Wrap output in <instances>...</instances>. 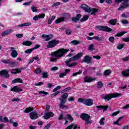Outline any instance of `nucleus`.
<instances>
[{
	"label": "nucleus",
	"instance_id": "f257e3e1",
	"mask_svg": "<svg viewBox=\"0 0 129 129\" xmlns=\"http://www.w3.org/2000/svg\"><path fill=\"white\" fill-rule=\"evenodd\" d=\"M69 51H70L69 49L60 48L53 52H52V57L50 58V62H56L57 58H54V57L55 58H61V57H63L64 56V54H67V52H69Z\"/></svg>",
	"mask_w": 129,
	"mask_h": 129
},
{
	"label": "nucleus",
	"instance_id": "f03ea898",
	"mask_svg": "<svg viewBox=\"0 0 129 129\" xmlns=\"http://www.w3.org/2000/svg\"><path fill=\"white\" fill-rule=\"evenodd\" d=\"M67 98H68V93H63L59 98V104H58V106L59 108L61 109H68L69 107L67 105H65L66 103L67 102Z\"/></svg>",
	"mask_w": 129,
	"mask_h": 129
},
{
	"label": "nucleus",
	"instance_id": "7ed1b4c3",
	"mask_svg": "<svg viewBox=\"0 0 129 129\" xmlns=\"http://www.w3.org/2000/svg\"><path fill=\"white\" fill-rule=\"evenodd\" d=\"M83 54L82 53H78L76 55H75L74 57L70 58L69 59H67L64 61L66 65L68 66V67H72L73 66H76L77 65V62H73L71 64H69V63H71L73 61H76V60H78V59H80Z\"/></svg>",
	"mask_w": 129,
	"mask_h": 129
},
{
	"label": "nucleus",
	"instance_id": "20e7f679",
	"mask_svg": "<svg viewBox=\"0 0 129 129\" xmlns=\"http://www.w3.org/2000/svg\"><path fill=\"white\" fill-rule=\"evenodd\" d=\"M122 95V94L120 93H109L106 94H103L101 95V98L102 99H104L106 101L107 100L108 101H109L111 98H115L116 97H120Z\"/></svg>",
	"mask_w": 129,
	"mask_h": 129
},
{
	"label": "nucleus",
	"instance_id": "39448f33",
	"mask_svg": "<svg viewBox=\"0 0 129 129\" xmlns=\"http://www.w3.org/2000/svg\"><path fill=\"white\" fill-rule=\"evenodd\" d=\"M81 9L85 10V12L88 13L89 14L91 13L92 16H95V14L98 12V9L95 8H91L88 7V6L86 4H82L81 6Z\"/></svg>",
	"mask_w": 129,
	"mask_h": 129
},
{
	"label": "nucleus",
	"instance_id": "423d86ee",
	"mask_svg": "<svg viewBox=\"0 0 129 129\" xmlns=\"http://www.w3.org/2000/svg\"><path fill=\"white\" fill-rule=\"evenodd\" d=\"M128 1L129 0H115V3L117 4L121 3V2H123L118 9V11H123L124 9L129 8Z\"/></svg>",
	"mask_w": 129,
	"mask_h": 129
},
{
	"label": "nucleus",
	"instance_id": "0eeeda50",
	"mask_svg": "<svg viewBox=\"0 0 129 129\" xmlns=\"http://www.w3.org/2000/svg\"><path fill=\"white\" fill-rule=\"evenodd\" d=\"M78 102L81 103H83L85 105L87 106H91V105H93V100L92 99H82L79 98L78 100Z\"/></svg>",
	"mask_w": 129,
	"mask_h": 129
},
{
	"label": "nucleus",
	"instance_id": "6e6552de",
	"mask_svg": "<svg viewBox=\"0 0 129 129\" xmlns=\"http://www.w3.org/2000/svg\"><path fill=\"white\" fill-rule=\"evenodd\" d=\"M80 117L81 118H82V119L85 120V124L92 123L93 122V121L92 120H89V119L91 118V116H90V115H89L88 114L82 113L81 114Z\"/></svg>",
	"mask_w": 129,
	"mask_h": 129
},
{
	"label": "nucleus",
	"instance_id": "1a4fd4ad",
	"mask_svg": "<svg viewBox=\"0 0 129 129\" xmlns=\"http://www.w3.org/2000/svg\"><path fill=\"white\" fill-rule=\"evenodd\" d=\"M62 16L63 17L59 18L55 20V24H59L61 22H64L65 19L68 20V19L70 18V14L68 13H63Z\"/></svg>",
	"mask_w": 129,
	"mask_h": 129
},
{
	"label": "nucleus",
	"instance_id": "9d476101",
	"mask_svg": "<svg viewBox=\"0 0 129 129\" xmlns=\"http://www.w3.org/2000/svg\"><path fill=\"white\" fill-rule=\"evenodd\" d=\"M96 29L98 31H102L103 32H112V29L106 26L98 25L96 26Z\"/></svg>",
	"mask_w": 129,
	"mask_h": 129
},
{
	"label": "nucleus",
	"instance_id": "9b49d317",
	"mask_svg": "<svg viewBox=\"0 0 129 129\" xmlns=\"http://www.w3.org/2000/svg\"><path fill=\"white\" fill-rule=\"evenodd\" d=\"M58 44H59V40L54 39L49 41L46 47L47 48H54V47H55L56 45H58Z\"/></svg>",
	"mask_w": 129,
	"mask_h": 129
},
{
	"label": "nucleus",
	"instance_id": "f8f14e48",
	"mask_svg": "<svg viewBox=\"0 0 129 129\" xmlns=\"http://www.w3.org/2000/svg\"><path fill=\"white\" fill-rule=\"evenodd\" d=\"M29 117L31 119H37L39 117V114L37 111H33L30 113Z\"/></svg>",
	"mask_w": 129,
	"mask_h": 129
},
{
	"label": "nucleus",
	"instance_id": "ddd939ff",
	"mask_svg": "<svg viewBox=\"0 0 129 129\" xmlns=\"http://www.w3.org/2000/svg\"><path fill=\"white\" fill-rule=\"evenodd\" d=\"M55 115V114L52 112H45L44 116H43V118L44 119H49L50 117H53Z\"/></svg>",
	"mask_w": 129,
	"mask_h": 129
},
{
	"label": "nucleus",
	"instance_id": "4468645a",
	"mask_svg": "<svg viewBox=\"0 0 129 129\" xmlns=\"http://www.w3.org/2000/svg\"><path fill=\"white\" fill-rule=\"evenodd\" d=\"M0 76H4L6 78H9L10 75L9 74V71L6 70H3L0 71Z\"/></svg>",
	"mask_w": 129,
	"mask_h": 129
},
{
	"label": "nucleus",
	"instance_id": "2eb2a0df",
	"mask_svg": "<svg viewBox=\"0 0 129 129\" xmlns=\"http://www.w3.org/2000/svg\"><path fill=\"white\" fill-rule=\"evenodd\" d=\"M42 38L43 39H46L45 41H46L48 42V41H50L52 38H53V35L52 34H49V35H46V34H42L41 35Z\"/></svg>",
	"mask_w": 129,
	"mask_h": 129
},
{
	"label": "nucleus",
	"instance_id": "dca6fc26",
	"mask_svg": "<svg viewBox=\"0 0 129 129\" xmlns=\"http://www.w3.org/2000/svg\"><path fill=\"white\" fill-rule=\"evenodd\" d=\"M92 59V57H90L89 55H86L84 57V62H85V63H87V64H90L91 63V60Z\"/></svg>",
	"mask_w": 129,
	"mask_h": 129
},
{
	"label": "nucleus",
	"instance_id": "f3484780",
	"mask_svg": "<svg viewBox=\"0 0 129 129\" xmlns=\"http://www.w3.org/2000/svg\"><path fill=\"white\" fill-rule=\"evenodd\" d=\"M11 56L13 58H17L18 56V52L16 50H15V48L11 47Z\"/></svg>",
	"mask_w": 129,
	"mask_h": 129
},
{
	"label": "nucleus",
	"instance_id": "a211bd4d",
	"mask_svg": "<svg viewBox=\"0 0 129 129\" xmlns=\"http://www.w3.org/2000/svg\"><path fill=\"white\" fill-rule=\"evenodd\" d=\"M81 17H82V16L81 15V14H78L76 15V17H73L72 18V20L75 23H77V22H78V21H79V20H80V18H81Z\"/></svg>",
	"mask_w": 129,
	"mask_h": 129
},
{
	"label": "nucleus",
	"instance_id": "6ab92c4d",
	"mask_svg": "<svg viewBox=\"0 0 129 129\" xmlns=\"http://www.w3.org/2000/svg\"><path fill=\"white\" fill-rule=\"evenodd\" d=\"M32 25V23L27 22L22 24L19 25L17 26V28H23V27H29Z\"/></svg>",
	"mask_w": 129,
	"mask_h": 129
},
{
	"label": "nucleus",
	"instance_id": "aec40b11",
	"mask_svg": "<svg viewBox=\"0 0 129 129\" xmlns=\"http://www.w3.org/2000/svg\"><path fill=\"white\" fill-rule=\"evenodd\" d=\"M13 32V30L12 29H9L7 30L4 32H3L2 34V36L3 37L5 36H7L8 35H9V34H11V33H12Z\"/></svg>",
	"mask_w": 129,
	"mask_h": 129
},
{
	"label": "nucleus",
	"instance_id": "412c9836",
	"mask_svg": "<svg viewBox=\"0 0 129 129\" xmlns=\"http://www.w3.org/2000/svg\"><path fill=\"white\" fill-rule=\"evenodd\" d=\"M10 71H11V74H18V73H21V72H22L19 69H12L10 70Z\"/></svg>",
	"mask_w": 129,
	"mask_h": 129
},
{
	"label": "nucleus",
	"instance_id": "4be33fe9",
	"mask_svg": "<svg viewBox=\"0 0 129 129\" xmlns=\"http://www.w3.org/2000/svg\"><path fill=\"white\" fill-rule=\"evenodd\" d=\"M11 91L18 93L20 92V91H22V90H20V88H18V86H15L12 89H11Z\"/></svg>",
	"mask_w": 129,
	"mask_h": 129
},
{
	"label": "nucleus",
	"instance_id": "5701e85b",
	"mask_svg": "<svg viewBox=\"0 0 129 129\" xmlns=\"http://www.w3.org/2000/svg\"><path fill=\"white\" fill-rule=\"evenodd\" d=\"M96 79L95 78L92 79L90 77H86L84 79V80H85L84 82H87V83L91 82L93 81V80H96Z\"/></svg>",
	"mask_w": 129,
	"mask_h": 129
},
{
	"label": "nucleus",
	"instance_id": "b1692460",
	"mask_svg": "<svg viewBox=\"0 0 129 129\" xmlns=\"http://www.w3.org/2000/svg\"><path fill=\"white\" fill-rule=\"evenodd\" d=\"M68 72H70V70H69V69L65 70L64 72L60 74V75H59V78H63V77H64V76H66V75H67V73H68Z\"/></svg>",
	"mask_w": 129,
	"mask_h": 129
},
{
	"label": "nucleus",
	"instance_id": "393cba45",
	"mask_svg": "<svg viewBox=\"0 0 129 129\" xmlns=\"http://www.w3.org/2000/svg\"><path fill=\"white\" fill-rule=\"evenodd\" d=\"M122 75L124 77H128L129 76V69L126 71H122Z\"/></svg>",
	"mask_w": 129,
	"mask_h": 129
},
{
	"label": "nucleus",
	"instance_id": "a878e982",
	"mask_svg": "<svg viewBox=\"0 0 129 129\" xmlns=\"http://www.w3.org/2000/svg\"><path fill=\"white\" fill-rule=\"evenodd\" d=\"M96 107L100 110V109H103V110H107V108H108V106H96Z\"/></svg>",
	"mask_w": 129,
	"mask_h": 129
},
{
	"label": "nucleus",
	"instance_id": "bb28decb",
	"mask_svg": "<svg viewBox=\"0 0 129 129\" xmlns=\"http://www.w3.org/2000/svg\"><path fill=\"white\" fill-rule=\"evenodd\" d=\"M23 83V80L20 78H17L12 81V83Z\"/></svg>",
	"mask_w": 129,
	"mask_h": 129
},
{
	"label": "nucleus",
	"instance_id": "cd10ccee",
	"mask_svg": "<svg viewBox=\"0 0 129 129\" xmlns=\"http://www.w3.org/2000/svg\"><path fill=\"white\" fill-rule=\"evenodd\" d=\"M117 22V20L116 19H112L108 22L109 24L112 25V26H115Z\"/></svg>",
	"mask_w": 129,
	"mask_h": 129
},
{
	"label": "nucleus",
	"instance_id": "c85d7f7f",
	"mask_svg": "<svg viewBox=\"0 0 129 129\" xmlns=\"http://www.w3.org/2000/svg\"><path fill=\"white\" fill-rule=\"evenodd\" d=\"M34 110V109L31 107H29L26 108L24 110V113H29V112H31V111H33Z\"/></svg>",
	"mask_w": 129,
	"mask_h": 129
},
{
	"label": "nucleus",
	"instance_id": "c756f323",
	"mask_svg": "<svg viewBox=\"0 0 129 129\" xmlns=\"http://www.w3.org/2000/svg\"><path fill=\"white\" fill-rule=\"evenodd\" d=\"M32 44H33V43L32 41H25L22 43V45H24V46H31Z\"/></svg>",
	"mask_w": 129,
	"mask_h": 129
},
{
	"label": "nucleus",
	"instance_id": "7c9ffc66",
	"mask_svg": "<svg viewBox=\"0 0 129 129\" xmlns=\"http://www.w3.org/2000/svg\"><path fill=\"white\" fill-rule=\"evenodd\" d=\"M89 18V17L88 15H85L83 18H82L80 21L82 23H83V22H85L86 21H87L88 20V18Z\"/></svg>",
	"mask_w": 129,
	"mask_h": 129
},
{
	"label": "nucleus",
	"instance_id": "2f4dec72",
	"mask_svg": "<svg viewBox=\"0 0 129 129\" xmlns=\"http://www.w3.org/2000/svg\"><path fill=\"white\" fill-rule=\"evenodd\" d=\"M71 45H79L80 44V41L78 40H73L71 42Z\"/></svg>",
	"mask_w": 129,
	"mask_h": 129
},
{
	"label": "nucleus",
	"instance_id": "473e14b6",
	"mask_svg": "<svg viewBox=\"0 0 129 129\" xmlns=\"http://www.w3.org/2000/svg\"><path fill=\"white\" fill-rule=\"evenodd\" d=\"M127 33V32H121L119 33H117V34L115 35V37H121L124 35V34H126Z\"/></svg>",
	"mask_w": 129,
	"mask_h": 129
},
{
	"label": "nucleus",
	"instance_id": "72a5a7b5",
	"mask_svg": "<svg viewBox=\"0 0 129 129\" xmlns=\"http://www.w3.org/2000/svg\"><path fill=\"white\" fill-rule=\"evenodd\" d=\"M111 74V71L110 70H106L104 72V75L107 76L108 75H110Z\"/></svg>",
	"mask_w": 129,
	"mask_h": 129
},
{
	"label": "nucleus",
	"instance_id": "f704fd0d",
	"mask_svg": "<svg viewBox=\"0 0 129 129\" xmlns=\"http://www.w3.org/2000/svg\"><path fill=\"white\" fill-rule=\"evenodd\" d=\"M93 38L95 40H96L97 41H103V38L100 37L99 36H94Z\"/></svg>",
	"mask_w": 129,
	"mask_h": 129
},
{
	"label": "nucleus",
	"instance_id": "c9c22d12",
	"mask_svg": "<svg viewBox=\"0 0 129 129\" xmlns=\"http://www.w3.org/2000/svg\"><path fill=\"white\" fill-rule=\"evenodd\" d=\"M55 17L54 16H52L51 17V18L49 20H48V25H51V24H52V22H53V21H54L55 19Z\"/></svg>",
	"mask_w": 129,
	"mask_h": 129
},
{
	"label": "nucleus",
	"instance_id": "e433bc0d",
	"mask_svg": "<svg viewBox=\"0 0 129 129\" xmlns=\"http://www.w3.org/2000/svg\"><path fill=\"white\" fill-rule=\"evenodd\" d=\"M94 47V44L93 43H91L88 47V50L89 51H94L93 47Z\"/></svg>",
	"mask_w": 129,
	"mask_h": 129
},
{
	"label": "nucleus",
	"instance_id": "4c0bfd02",
	"mask_svg": "<svg viewBox=\"0 0 129 129\" xmlns=\"http://www.w3.org/2000/svg\"><path fill=\"white\" fill-rule=\"evenodd\" d=\"M34 50L33 48H30L25 51V54H31Z\"/></svg>",
	"mask_w": 129,
	"mask_h": 129
},
{
	"label": "nucleus",
	"instance_id": "58836bf2",
	"mask_svg": "<svg viewBox=\"0 0 129 129\" xmlns=\"http://www.w3.org/2000/svg\"><path fill=\"white\" fill-rule=\"evenodd\" d=\"M105 118L104 117H102L101 119L99 121V123L101 125H103V124H104V120Z\"/></svg>",
	"mask_w": 129,
	"mask_h": 129
},
{
	"label": "nucleus",
	"instance_id": "ea45409f",
	"mask_svg": "<svg viewBox=\"0 0 129 129\" xmlns=\"http://www.w3.org/2000/svg\"><path fill=\"white\" fill-rule=\"evenodd\" d=\"M123 47H124V44H120L118 45L117 48L118 49V50H121V49H122V48H123Z\"/></svg>",
	"mask_w": 129,
	"mask_h": 129
},
{
	"label": "nucleus",
	"instance_id": "a19ab883",
	"mask_svg": "<svg viewBox=\"0 0 129 129\" xmlns=\"http://www.w3.org/2000/svg\"><path fill=\"white\" fill-rule=\"evenodd\" d=\"M122 116L120 117L117 120V121H115L113 122L114 124H117V125H119V124L118 123V121H119V120H120V119H121V118H122Z\"/></svg>",
	"mask_w": 129,
	"mask_h": 129
},
{
	"label": "nucleus",
	"instance_id": "79ce46f5",
	"mask_svg": "<svg viewBox=\"0 0 129 129\" xmlns=\"http://www.w3.org/2000/svg\"><path fill=\"white\" fill-rule=\"evenodd\" d=\"M10 60H10V59H7V60L2 59V62L3 63H4V64H9Z\"/></svg>",
	"mask_w": 129,
	"mask_h": 129
},
{
	"label": "nucleus",
	"instance_id": "37998d69",
	"mask_svg": "<svg viewBox=\"0 0 129 129\" xmlns=\"http://www.w3.org/2000/svg\"><path fill=\"white\" fill-rule=\"evenodd\" d=\"M31 11L33 13H37V12H38V10H37V7H31Z\"/></svg>",
	"mask_w": 129,
	"mask_h": 129
},
{
	"label": "nucleus",
	"instance_id": "c03bdc74",
	"mask_svg": "<svg viewBox=\"0 0 129 129\" xmlns=\"http://www.w3.org/2000/svg\"><path fill=\"white\" fill-rule=\"evenodd\" d=\"M9 65L11 67H15V66H16V63L14 61H9Z\"/></svg>",
	"mask_w": 129,
	"mask_h": 129
},
{
	"label": "nucleus",
	"instance_id": "a18cd8bd",
	"mask_svg": "<svg viewBox=\"0 0 129 129\" xmlns=\"http://www.w3.org/2000/svg\"><path fill=\"white\" fill-rule=\"evenodd\" d=\"M102 82L99 81L97 84V87L98 88H101L102 87Z\"/></svg>",
	"mask_w": 129,
	"mask_h": 129
},
{
	"label": "nucleus",
	"instance_id": "49530a36",
	"mask_svg": "<svg viewBox=\"0 0 129 129\" xmlns=\"http://www.w3.org/2000/svg\"><path fill=\"white\" fill-rule=\"evenodd\" d=\"M61 88V86H57L56 87H55L53 90V92H56V91H57V90H59V89H60Z\"/></svg>",
	"mask_w": 129,
	"mask_h": 129
},
{
	"label": "nucleus",
	"instance_id": "de8ad7c7",
	"mask_svg": "<svg viewBox=\"0 0 129 129\" xmlns=\"http://www.w3.org/2000/svg\"><path fill=\"white\" fill-rule=\"evenodd\" d=\"M119 113V111H116L115 112H113L110 115L112 117L116 116V115H117V114H118Z\"/></svg>",
	"mask_w": 129,
	"mask_h": 129
},
{
	"label": "nucleus",
	"instance_id": "09e8293b",
	"mask_svg": "<svg viewBox=\"0 0 129 129\" xmlns=\"http://www.w3.org/2000/svg\"><path fill=\"white\" fill-rule=\"evenodd\" d=\"M114 39H115L114 37H113V36H111L109 38V41L111 43H113V42H114Z\"/></svg>",
	"mask_w": 129,
	"mask_h": 129
},
{
	"label": "nucleus",
	"instance_id": "8fccbe9b",
	"mask_svg": "<svg viewBox=\"0 0 129 129\" xmlns=\"http://www.w3.org/2000/svg\"><path fill=\"white\" fill-rule=\"evenodd\" d=\"M60 92H61V91H58L55 92L54 93H53L51 95L52 97H54V96H56V95H58V94H59Z\"/></svg>",
	"mask_w": 129,
	"mask_h": 129
},
{
	"label": "nucleus",
	"instance_id": "3c124183",
	"mask_svg": "<svg viewBox=\"0 0 129 129\" xmlns=\"http://www.w3.org/2000/svg\"><path fill=\"white\" fill-rule=\"evenodd\" d=\"M42 76L44 78H48V73L46 72H43Z\"/></svg>",
	"mask_w": 129,
	"mask_h": 129
},
{
	"label": "nucleus",
	"instance_id": "603ef678",
	"mask_svg": "<svg viewBox=\"0 0 129 129\" xmlns=\"http://www.w3.org/2000/svg\"><path fill=\"white\" fill-rule=\"evenodd\" d=\"M23 36H24V34H22V33L16 34L17 38H19V39L21 38H23Z\"/></svg>",
	"mask_w": 129,
	"mask_h": 129
},
{
	"label": "nucleus",
	"instance_id": "864d4df0",
	"mask_svg": "<svg viewBox=\"0 0 129 129\" xmlns=\"http://www.w3.org/2000/svg\"><path fill=\"white\" fill-rule=\"evenodd\" d=\"M41 72H42V71H41V69L40 68H37L35 70V73H36V74H39L41 73Z\"/></svg>",
	"mask_w": 129,
	"mask_h": 129
},
{
	"label": "nucleus",
	"instance_id": "5fc2aeb1",
	"mask_svg": "<svg viewBox=\"0 0 129 129\" xmlns=\"http://www.w3.org/2000/svg\"><path fill=\"white\" fill-rule=\"evenodd\" d=\"M121 23H122V24H128V21H127V20H126L125 19H123L121 21Z\"/></svg>",
	"mask_w": 129,
	"mask_h": 129
},
{
	"label": "nucleus",
	"instance_id": "6e6d98bb",
	"mask_svg": "<svg viewBox=\"0 0 129 129\" xmlns=\"http://www.w3.org/2000/svg\"><path fill=\"white\" fill-rule=\"evenodd\" d=\"M44 84L43 82H40L38 84H35L34 85L35 86H42Z\"/></svg>",
	"mask_w": 129,
	"mask_h": 129
},
{
	"label": "nucleus",
	"instance_id": "4d7b16f0",
	"mask_svg": "<svg viewBox=\"0 0 129 129\" xmlns=\"http://www.w3.org/2000/svg\"><path fill=\"white\" fill-rule=\"evenodd\" d=\"M121 17H122V18H125V19H128V18H129V15H127H127H125V14H122Z\"/></svg>",
	"mask_w": 129,
	"mask_h": 129
},
{
	"label": "nucleus",
	"instance_id": "13d9d810",
	"mask_svg": "<svg viewBox=\"0 0 129 129\" xmlns=\"http://www.w3.org/2000/svg\"><path fill=\"white\" fill-rule=\"evenodd\" d=\"M45 18V14L38 15V19H44Z\"/></svg>",
	"mask_w": 129,
	"mask_h": 129
},
{
	"label": "nucleus",
	"instance_id": "bf43d9fd",
	"mask_svg": "<svg viewBox=\"0 0 129 129\" xmlns=\"http://www.w3.org/2000/svg\"><path fill=\"white\" fill-rule=\"evenodd\" d=\"M81 73H82V72H78L77 73H73V77H74L75 76H77V75H78V74H81Z\"/></svg>",
	"mask_w": 129,
	"mask_h": 129
},
{
	"label": "nucleus",
	"instance_id": "052dcab7",
	"mask_svg": "<svg viewBox=\"0 0 129 129\" xmlns=\"http://www.w3.org/2000/svg\"><path fill=\"white\" fill-rule=\"evenodd\" d=\"M66 34H67V35H71V30H70V29H67L66 30Z\"/></svg>",
	"mask_w": 129,
	"mask_h": 129
},
{
	"label": "nucleus",
	"instance_id": "680f3d73",
	"mask_svg": "<svg viewBox=\"0 0 129 129\" xmlns=\"http://www.w3.org/2000/svg\"><path fill=\"white\" fill-rule=\"evenodd\" d=\"M63 113H62L61 114L59 115L58 117V120H61L62 119H63Z\"/></svg>",
	"mask_w": 129,
	"mask_h": 129
},
{
	"label": "nucleus",
	"instance_id": "e2e57ef3",
	"mask_svg": "<svg viewBox=\"0 0 129 129\" xmlns=\"http://www.w3.org/2000/svg\"><path fill=\"white\" fill-rule=\"evenodd\" d=\"M123 42H129V37L122 38Z\"/></svg>",
	"mask_w": 129,
	"mask_h": 129
},
{
	"label": "nucleus",
	"instance_id": "0e129e2a",
	"mask_svg": "<svg viewBox=\"0 0 129 129\" xmlns=\"http://www.w3.org/2000/svg\"><path fill=\"white\" fill-rule=\"evenodd\" d=\"M58 6H60V3H59V2L54 3L52 5V7H58Z\"/></svg>",
	"mask_w": 129,
	"mask_h": 129
},
{
	"label": "nucleus",
	"instance_id": "69168bd1",
	"mask_svg": "<svg viewBox=\"0 0 129 129\" xmlns=\"http://www.w3.org/2000/svg\"><path fill=\"white\" fill-rule=\"evenodd\" d=\"M56 70H58V67H53L51 69V71H56Z\"/></svg>",
	"mask_w": 129,
	"mask_h": 129
},
{
	"label": "nucleus",
	"instance_id": "338daca9",
	"mask_svg": "<svg viewBox=\"0 0 129 129\" xmlns=\"http://www.w3.org/2000/svg\"><path fill=\"white\" fill-rule=\"evenodd\" d=\"M51 126V124L48 123L47 124L43 129H49L50 128V126Z\"/></svg>",
	"mask_w": 129,
	"mask_h": 129
},
{
	"label": "nucleus",
	"instance_id": "774afa93",
	"mask_svg": "<svg viewBox=\"0 0 129 129\" xmlns=\"http://www.w3.org/2000/svg\"><path fill=\"white\" fill-rule=\"evenodd\" d=\"M12 102H14V101H20V99L18 98H15L13 99H12Z\"/></svg>",
	"mask_w": 129,
	"mask_h": 129
}]
</instances>
